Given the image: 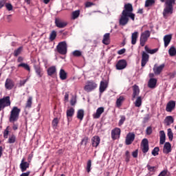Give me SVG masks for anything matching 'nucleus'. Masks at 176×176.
I'll use <instances>...</instances> for the list:
<instances>
[{
    "mask_svg": "<svg viewBox=\"0 0 176 176\" xmlns=\"http://www.w3.org/2000/svg\"><path fill=\"white\" fill-rule=\"evenodd\" d=\"M133 4L128 3L124 5V10H122L120 19H119V25H127L129 23V20L131 19L132 21L135 20V14L133 13Z\"/></svg>",
    "mask_w": 176,
    "mask_h": 176,
    "instance_id": "nucleus-1",
    "label": "nucleus"
},
{
    "mask_svg": "<svg viewBox=\"0 0 176 176\" xmlns=\"http://www.w3.org/2000/svg\"><path fill=\"white\" fill-rule=\"evenodd\" d=\"M21 111V110L17 107H14L12 108V111H10V116L9 118L10 123H14V122H17L19 120Z\"/></svg>",
    "mask_w": 176,
    "mask_h": 176,
    "instance_id": "nucleus-2",
    "label": "nucleus"
},
{
    "mask_svg": "<svg viewBox=\"0 0 176 176\" xmlns=\"http://www.w3.org/2000/svg\"><path fill=\"white\" fill-rule=\"evenodd\" d=\"M9 133H10V126H8L3 133V138H5V140L8 138V144H14V142H16V135L12 134L9 136Z\"/></svg>",
    "mask_w": 176,
    "mask_h": 176,
    "instance_id": "nucleus-3",
    "label": "nucleus"
},
{
    "mask_svg": "<svg viewBox=\"0 0 176 176\" xmlns=\"http://www.w3.org/2000/svg\"><path fill=\"white\" fill-rule=\"evenodd\" d=\"M149 36H151V31L149 30H146L141 33L140 38V46H145V44L148 42Z\"/></svg>",
    "mask_w": 176,
    "mask_h": 176,
    "instance_id": "nucleus-4",
    "label": "nucleus"
},
{
    "mask_svg": "<svg viewBox=\"0 0 176 176\" xmlns=\"http://www.w3.org/2000/svg\"><path fill=\"white\" fill-rule=\"evenodd\" d=\"M10 96H4L0 98V111L5 109L6 107H10Z\"/></svg>",
    "mask_w": 176,
    "mask_h": 176,
    "instance_id": "nucleus-5",
    "label": "nucleus"
},
{
    "mask_svg": "<svg viewBox=\"0 0 176 176\" xmlns=\"http://www.w3.org/2000/svg\"><path fill=\"white\" fill-rule=\"evenodd\" d=\"M57 52L60 54H67V42L65 41H62L59 43L56 47Z\"/></svg>",
    "mask_w": 176,
    "mask_h": 176,
    "instance_id": "nucleus-6",
    "label": "nucleus"
},
{
    "mask_svg": "<svg viewBox=\"0 0 176 176\" xmlns=\"http://www.w3.org/2000/svg\"><path fill=\"white\" fill-rule=\"evenodd\" d=\"M97 88V84L93 80H88L86 85L84 87V90L87 93L93 91L95 89Z\"/></svg>",
    "mask_w": 176,
    "mask_h": 176,
    "instance_id": "nucleus-7",
    "label": "nucleus"
},
{
    "mask_svg": "<svg viewBox=\"0 0 176 176\" xmlns=\"http://www.w3.org/2000/svg\"><path fill=\"white\" fill-rule=\"evenodd\" d=\"M134 140H135V134H134L133 133H129L126 137V145H131Z\"/></svg>",
    "mask_w": 176,
    "mask_h": 176,
    "instance_id": "nucleus-8",
    "label": "nucleus"
},
{
    "mask_svg": "<svg viewBox=\"0 0 176 176\" xmlns=\"http://www.w3.org/2000/svg\"><path fill=\"white\" fill-rule=\"evenodd\" d=\"M120 128H115L111 130V138L112 140H118L120 138Z\"/></svg>",
    "mask_w": 176,
    "mask_h": 176,
    "instance_id": "nucleus-9",
    "label": "nucleus"
},
{
    "mask_svg": "<svg viewBox=\"0 0 176 176\" xmlns=\"http://www.w3.org/2000/svg\"><path fill=\"white\" fill-rule=\"evenodd\" d=\"M148 61H149V55L146 52H142L141 66L144 68V67L146 65Z\"/></svg>",
    "mask_w": 176,
    "mask_h": 176,
    "instance_id": "nucleus-10",
    "label": "nucleus"
},
{
    "mask_svg": "<svg viewBox=\"0 0 176 176\" xmlns=\"http://www.w3.org/2000/svg\"><path fill=\"white\" fill-rule=\"evenodd\" d=\"M126 67H127V62L124 59L118 60V62L116 65V69H118V70L124 69Z\"/></svg>",
    "mask_w": 176,
    "mask_h": 176,
    "instance_id": "nucleus-11",
    "label": "nucleus"
},
{
    "mask_svg": "<svg viewBox=\"0 0 176 176\" xmlns=\"http://www.w3.org/2000/svg\"><path fill=\"white\" fill-rule=\"evenodd\" d=\"M142 149L143 153H146L148 151H149V142H148V139H143L142 141Z\"/></svg>",
    "mask_w": 176,
    "mask_h": 176,
    "instance_id": "nucleus-12",
    "label": "nucleus"
},
{
    "mask_svg": "<svg viewBox=\"0 0 176 176\" xmlns=\"http://www.w3.org/2000/svg\"><path fill=\"white\" fill-rule=\"evenodd\" d=\"M104 111H105V109L103 107H98L96 112L93 114L94 119H100V118H101V115L104 113Z\"/></svg>",
    "mask_w": 176,
    "mask_h": 176,
    "instance_id": "nucleus-13",
    "label": "nucleus"
},
{
    "mask_svg": "<svg viewBox=\"0 0 176 176\" xmlns=\"http://www.w3.org/2000/svg\"><path fill=\"white\" fill-rule=\"evenodd\" d=\"M175 109V101L170 100L169 101L166 107V112H173L174 109Z\"/></svg>",
    "mask_w": 176,
    "mask_h": 176,
    "instance_id": "nucleus-14",
    "label": "nucleus"
},
{
    "mask_svg": "<svg viewBox=\"0 0 176 176\" xmlns=\"http://www.w3.org/2000/svg\"><path fill=\"white\" fill-rule=\"evenodd\" d=\"M164 67V64L160 65V66H157L156 65H155L153 68V71L155 75H160V73L162 72V71H163Z\"/></svg>",
    "mask_w": 176,
    "mask_h": 176,
    "instance_id": "nucleus-15",
    "label": "nucleus"
},
{
    "mask_svg": "<svg viewBox=\"0 0 176 176\" xmlns=\"http://www.w3.org/2000/svg\"><path fill=\"white\" fill-rule=\"evenodd\" d=\"M67 23L63 21H61L58 19H55V25L58 28H65V27H67Z\"/></svg>",
    "mask_w": 176,
    "mask_h": 176,
    "instance_id": "nucleus-16",
    "label": "nucleus"
},
{
    "mask_svg": "<svg viewBox=\"0 0 176 176\" xmlns=\"http://www.w3.org/2000/svg\"><path fill=\"white\" fill-rule=\"evenodd\" d=\"M20 168L22 173H24V171H27V168H30V163H28V162H25L24 158L21 160V162L20 164Z\"/></svg>",
    "mask_w": 176,
    "mask_h": 176,
    "instance_id": "nucleus-17",
    "label": "nucleus"
},
{
    "mask_svg": "<svg viewBox=\"0 0 176 176\" xmlns=\"http://www.w3.org/2000/svg\"><path fill=\"white\" fill-rule=\"evenodd\" d=\"M5 87L7 90H12L14 87V82L10 78H7L5 82Z\"/></svg>",
    "mask_w": 176,
    "mask_h": 176,
    "instance_id": "nucleus-18",
    "label": "nucleus"
},
{
    "mask_svg": "<svg viewBox=\"0 0 176 176\" xmlns=\"http://www.w3.org/2000/svg\"><path fill=\"white\" fill-rule=\"evenodd\" d=\"M108 87V81L107 80H102L100 84L99 91L100 93H104Z\"/></svg>",
    "mask_w": 176,
    "mask_h": 176,
    "instance_id": "nucleus-19",
    "label": "nucleus"
},
{
    "mask_svg": "<svg viewBox=\"0 0 176 176\" xmlns=\"http://www.w3.org/2000/svg\"><path fill=\"white\" fill-rule=\"evenodd\" d=\"M100 141L101 139L98 136H94L91 138L92 146H94V148H97V146L100 145Z\"/></svg>",
    "mask_w": 176,
    "mask_h": 176,
    "instance_id": "nucleus-20",
    "label": "nucleus"
},
{
    "mask_svg": "<svg viewBox=\"0 0 176 176\" xmlns=\"http://www.w3.org/2000/svg\"><path fill=\"white\" fill-rule=\"evenodd\" d=\"M173 14V8L172 7H166L164 9L163 12V16L165 19H167L168 17V14Z\"/></svg>",
    "mask_w": 176,
    "mask_h": 176,
    "instance_id": "nucleus-21",
    "label": "nucleus"
},
{
    "mask_svg": "<svg viewBox=\"0 0 176 176\" xmlns=\"http://www.w3.org/2000/svg\"><path fill=\"white\" fill-rule=\"evenodd\" d=\"M171 39H173V35L171 34H167L164 36V47H167L170 45Z\"/></svg>",
    "mask_w": 176,
    "mask_h": 176,
    "instance_id": "nucleus-22",
    "label": "nucleus"
},
{
    "mask_svg": "<svg viewBox=\"0 0 176 176\" xmlns=\"http://www.w3.org/2000/svg\"><path fill=\"white\" fill-rule=\"evenodd\" d=\"M157 83V79L156 78H150L148 82V87L150 89H155L156 87V85Z\"/></svg>",
    "mask_w": 176,
    "mask_h": 176,
    "instance_id": "nucleus-23",
    "label": "nucleus"
},
{
    "mask_svg": "<svg viewBox=\"0 0 176 176\" xmlns=\"http://www.w3.org/2000/svg\"><path fill=\"white\" fill-rule=\"evenodd\" d=\"M140 94V87L137 85H134L133 86V99L135 98V97L138 96Z\"/></svg>",
    "mask_w": 176,
    "mask_h": 176,
    "instance_id": "nucleus-24",
    "label": "nucleus"
},
{
    "mask_svg": "<svg viewBox=\"0 0 176 176\" xmlns=\"http://www.w3.org/2000/svg\"><path fill=\"white\" fill-rule=\"evenodd\" d=\"M174 123V118L171 116H166L165 120H164V124L166 126H170Z\"/></svg>",
    "mask_w": 176,
    "mask_h": 176,
    "instance_id": "nucleus-25",
    "label": "nucleus"
},
{
    "mask_svg": "<svg viewBox=\"0 0 176 176\" xmlns=\"http://www.w3.org/2000/svg\"><path fill=\"white\" fill-rule=\"evenodd\" d=\"M110 35L109 33H106L103 36L102 43H104V45H109V43H111Z\"/></svg>",
    "mask_w": 176,
    "mask_h": 176,
    "instance_id": "nucleus-26",
    "label": "nucleus"
},
{
    "mask_svg": "<svg viewBox=\"0 0 176 176\" xmlns=\"http://www.w3.org/2000/svg\"><path fill=\"white\" fill-rule=\"evenodd\" d=\"M166 142V133L164 131H160V145H163Z\"/></svg>",
    "mask_w": 176,
    "mask_h": 176,
    "instance_id": "nucleus-27",
    "label": "nucleus"
},
{
    "mask_svg": "<svg viewBox=\"0 0 176 176\" xmlns=\"http://www.w3.org/2000/svg\"><path fill=\"white\" fill-rule=\"evenodd\" d=\"M47 74L49 76H53V75L57 74V69L56 66L50 67L47 69Z\"/></svg>",
    "mask_w": 176,
    "mask_h": 176,
    "instance_id": "nucleus-28",
    "label": "nucleus"
},
{
    "mask_svg": "<svg viewBox=\"0 0 176 176\" xmlns=\"http://www.w3.org/2000/svg\"><path fill=\"white\" fill-rule=\"evenodd\" d=\"M164 153H170L171 152V144L170 142H166L163 149Z\"/></svg>",
    "mask_w": 176,
    "mask_h": 176,
    "instance_id": "nucleus-29",
    "label": "nucleus"
},
{
    "mask_svg": "<svg viewBox=\"0 0 176 176\" xmlns=\"http://www.w3.org/2000/svg\"><path fill=\"white\" fill-rule=\"evenodd\" d=\"M138 39V32H134L131 34V45H135Z\"/></svg>",
    "mask_w": 176,
    "mask_h": 176,
    "instance_id": "nucleus-30",
    "label": "nucleus"
},
{
    "mask_svg": "<svg viewBox=\"0 0 176 176\" xmlns=\"http://www.w3.org/2000/svg\"><path fill=\"white\" fill-rule=\"evenodd\" d=\"M67 74L63 69H60L59 72V77L61 80H65L67 78Z\"/></svg>",
    "mask_w": 176,
    "mask_h": 176,
    "instance_id": "nucleus-31",
    "label": "nucleus"
},
{
    "mask_svg": "<svg viewBox=\"0 0 176 176\" xmlns=\"http://www.w3.org/2000/svg\"><path fill=\"white\" fill-rule=\"evenodd\" d=\"M144 49H145L146 52L147 53H148L149 54H155V53H157V52L159 50V48H155V49H153V50H151L146 45L144 47Z\"/></svg>",
    "mask_w": 176,
    "mask_h": 176,
    "instance_id": "nucleus-32",
    "label": "nucleus"
},
{
    "mask_svg": "<svg viewBox=\"0 0 176 176\" xmlns=\"http://www.w3.org/2000/svg\"><path fill=\"white\" fill-rule=\"evenodd\" d=\"M24 68L26 71H28V72H30L31 68L30 67V65L27 63H22L19 65H18V68Z\"/></svg>",
    "mask_w": 176,
    "mask_h": 176,
    "instance_id": "nucleus-33",
    "label": "nucleus"
},
{
    "mask_svg": "<svg viewBox=\"0 0 176 176\" xmlns=\"http://www.w3.org/2000/svg\"><path fill=\"white\" fill-rule=\"evenodd\" d=\"M123 101H124V97L123 96H120L118 98H117L116 107L118 108H120V107H122V104H123Z\"/></svg>",
    "mask_w": 176,
    "mask_h": 176,
    "instance_id": "nucleus-34",
    "label": "nucleus"
},
{
    "mask_svg": "<svg viewBox=\"0 0 176 176\" xmlns=\"http://www.w3.org/2000/svg\"><path fill=\"white\" fill-rule=\"evenodd\" d=\"M155 0H146L144 6L145 8H151V6H153L155 3Z\"/></svg>",
    "mask_w": 176,
    "mask_h": 176,
    "instance_id": "nucleus-35",
    "label": "nucleus"
},
{
    "mask_svg": "<svg viewBox=\"0 0 176 176\" xmlns=\"http://www.w3.org/2000/svg\"><path fill=\"white\" fill-rule=\"evenodd\" d=\"M141 105H142V98H141V96H138L135 102V107L140 108Z\"/></svg>",
    "mask_w": 176,
    "mask_h": 176,
    "instance_id": "nucleus-36",
    "label": "nucleus"
},
{
    "mask_svg": "<svg viewBox=\"0 0 176 176\" xmlns=\"http://www.w3.org/2000/svg\"><path fill=\"white\" fill-rule=\"evenodd\" d=\"M168 53H169V56H170V57H174V56L176 55L175 47H174V46L170 47V48L168 50Z\"/></svg>",
    "mask_w": 176,
    "mask_h": 176,
    "instance_id": "nucleus-37",
    "label": "nucleus"
},
{
    "mask_svg": "<svg viewBox=\"0 0 176 176\" xmlns=\"http://www.w3.org/2000/svg\"><path fill=\"white\" fill-rule=\"evenodd\" d=\"M83 116H85V111L80 109L77 113V118L80 120H83Z\"/></svg>",
    "mask_w": 176,
    "mask_h": 176,
    "instance_id": "nucleus-38",
    "label": "nucleus"
},
{
    "mask_svg": "<svg viewBox=\"0 0 176 176\" xmlns=\"http://www.w3.org/2000/svg\"><path fill=\"white\" fill-rule=\"evenodd\" d=\"M75 113V109L74 108H70L67 111V118H72L74 114Z\"/></svg>",
    "mask_w": 176,
    "mask_h": 176,
    "instance_id": "nucleus-39",
    "label": "nucleus"
},
{
    "mask_svg": "<svg viewBox=\"0 0 176 176\" xmlns=\"http://www.w3.org/2000/svg\"><path fill=\"white\" fill-rule=\"evenodd\" d=\"M34 69H35V72L38 75V76L39 78H42V75H43V74H42V69H41V67L39 66H36V67H35Z\"/></svg>",
    "mask_w": 176,
    "mask_h": 176,
    "instance_id": "nucleus-40",
    "label": "nucleus"
},
{
    "mask_svg": "<svg viewBox=\"0 0 176 176\" xmlns=\"http://www.w3.org/2000/svg\"><path fill=\"white\" fill-rule=\"evenodd\" d=\"M167 135L169 138V141H173V139L174 138V133H173V131L171 129H168L167 130Z\"/></svg>",
    "mask_w": 176,
    "mask_h": 176,
    "instance_id": "nucleus-41",
    "label": "nucleus"
},
{
    "mask_svg": "<svg viewBox=\"0 0 176 176\" xmlns=\"http://www.w3.org/2000/svg\"><path fill=\"white\" fill-rule=\"evenodd\" d=\"M21 52H23V47H19L18 49L14 51V57H17L19 54H21Z\"/></svg>",
    "mask_w": 176,
    "mask_h": 176,
    "instance_id": "nucleus-42",
    "label": "nucleus"
},
{
    "mask_svg": "<svg viewBox=\"0 0 176 176\" xmlns=\"http://www.w3.org/2000/svg\"><path fill=\"white\" fill-rule=\"evenodd\" d=\"M56 36H57V32H56L55 30H53L50 35V40L53 41H54V39H56Z\"/></svg>",
    "mask_w": 176,
    "mask_h": 176,
    "instance_id": "nucleus-43",
    "label": "nucleus"
},
{
    "mask_svg": "<svg viewBox=\"0 0 176 176\" xmlns=\"http://www.w3.org/2000/svg\"><path fill=\"white\" fill-rule=\"evenodd\" d=\"M80 14V10H76L72 12V19L73 20H75L79 17V15Z\"/></svg>",
    "mask_w": 176,
    "mask_h": 176,
    "instance_id": "nucleus-44",
    "label": "nucleus"
},
{
    "mask_svg": "<svg viewBox=\"0 0 176 176\" xmlns=\"http://www.w3.org/2000/svg\"><path fill=\"white\" fill-rule=\"evenodd\" d=\"M165 3L167 7L173 8V3H175V0H166Z\"/></svg>",
    "mask_w": 176,
    "mask_h": 176,
    "instance_id": "nucleus-45",
    "label": "nucleus"
},
{
    "mask_svg": "<svg viewBox=\"0 0 176 176\" xmlns=\"http://www.w3.org/2000/svg\"><path fill=\"white\" fill-rule=\"evenodd\" d=\"M32 105V97H30L27 100L25 107L31 108Z\"/></svg>",
    "mask_w": 176,
    "mask_h": 176,
    "instance_id": "nucleus-46",
    "label": "nucleus"
},
{
    "mask_svg": "<svg viewBox=\"0 0 176 176\" xmlns=\"http://www.w3.org/2000/svg\"><path fill=\"white\" fill-rule=\"evenodd\" d=\"M159 147H155L152 151L151 154L153 155V156H157V155H159Z\"/></svg>",
    "mask_w": 176,
    "mask_h": 176,
    "instance_id": "nucleus-47",
    "label": "nucleus"
},
{
    "mask_svg": "<svg viewBox=\"0 0 176 176\" xmlns=\"http://www.w3.org/2000/svg\"><path fill=\"white\" fill-rule=\"evenodd\" d=\"M74 57H80L82 56V52L79 50H75L72 52Z\"/></svg>",
    "mask_w": 176,
    "mask_h": 176,
    "instance_id": "nucleus-48",
    "label": "nucleus"
},
{
    "mask_svg": "<svg viewBox=\"0 0 176 176\" xmlns=\"http://www.w3.org/2000/svg\"><path fill=\"white\" fill-rule=\"evenodd\" d=\"M87 173H90L91 171V161L89 160L87 163Z\"/></svg>",
    "mask_w": 176,
    "mask_h": 176,
    "instance_id": "nucleus-49",
    "label": "nucleus"
},
{
    "mask_svg": "<svg viewBox=\"0 0 176 176\" xmlns=\"http://www.w3.org/2000/svg\"><path fill=\"white\" fill-rule=\"evenodd\" d=\"M125 121H126V116H120V120L118 122V126H122V124H123V123H124Z\"/></svg>",
    "mask_w": 176,
    "mask_h": 176,
    "instance_id": "nucleus-50",
    "label": "nucleus"
},
{
    "mask_svg": "<svg viewBox=\"0 0 176 176\" xmlns=\"http://www.w3.org/2000/svg\"><path fill=\"white\" fill-rule=\"evenodd\" d=\"M88 142H89V137H85L82 140L80 144H81V145H85L86 146V145H87Z\"/></svg>",
    "mask_w": 176,
    "mask_h": 176,
    "instance_id": "nucleus-51",
    "label": "nucleus"
},
{
    "mask_svg": "<svg viewBox=\"0 0 176 176\" xmlns=\"http://www.w3.org/2000/svg\"><path fill=\"white\" fill-rule=\"evenodd\" d=\"M125 156H126V157H125V162H126V163H129V162H130V152H129V151H126L125 152Z\"/></svg>",
    "mask_w": 176,
    "mask_h": 176,
    "instance_id": "nucleus-52",
    "label": "nucleus"
},
{
    "mask_svg": "<svg viewBox=\"0 0 176 176\" xmlns=\"http://www.w3.org/2000/svg\"><path fill=\"white\" fill-rule=\"evenodd\" d=\"M6 8L7 10H9L10 12V10H13V6H12V3H6Z\"/></svg>",
    "mask_w": 176,
    "mask_h": 176,
    "instance_id": "nucleus-53",
    "label": "nucleus"
},
{
    "mask_svg": "<svg viewBox=\"0 0 176 176\" xmlns=\"http://www.w3.org/2000/svg\"><path fill=\"white\" fill-rule=\"evenodd\" d=\"M58 124V118H55L52 120V126H53V127H57Z\"/></svg>",
    "mask_w": 176,
    "mask_h": 176,
    "instance_id": "nucleus-54",
    "label": "nucleus"
},
{
    "mask_svg": "<svg viewBox=\"0 0 176 176\" xmlns=\"http://www.w3.org/2000/svg\"><path fill=\"white\" fill-rule=\"evenodd\" d=\"M6 2H8V0H0V9L6 6Z\"/></svg>",
    "mask_w": 176,
    "mask_h": 176,
    "instance_id": "nucleus-55",
    "label": "nucleus"
},
{
    "mask_svg": "<svg viewBox=\"0 0 176 176\" xmlns=\"http://www.w3.org/2000/svg\"><path fill=\"white\" fill-rule=\"evenodd\" d=\"M146 134H147V135H151V134H152V127L151 126H148L146 128Z\"/></svg>",
    "mask_w": 176,
    "mask_h": 176,
    "instance_id": "nucleus-56",
    "label": "nucleus"
},
{
    "mask_svg": "<svg viewBox=\"0 0 176 176\" xmlns=\"http://www.w3.org/2000/svg\"><path fill=\"white\" fill-rule=\"evenodd\" d=\"M91 6H94V3L90 1L85 3V8H91Z\"/></svg>",
    "mask_w": 176,
    "mask_h": 176,
    "instance_id": "nucleus-57",
    "label": "nucleus"
},
{
    "mask_svg": "<svg viewBox=\"0 0 176 176\" xmlns=\"http://www.w3.org/2000/svg\"><path fill=\"white\" fill-rule=\"evenodd\" d=\"M124 53H126V49L124 48L118 51V54H120V55L124 54Z\"/></svg>",
    "mask_w": 176,
    "mask_h": 176,
    "instance_id": "nucleus-58",
    "label": "nucleus"
},
{
    "mask_svg": "<svg viewBox=\"0 0 176 176\" xmlns=\"http://www.w3.org/2000/svg\"><path fill=\"white\" fill-rule=\"evenodd\" d=\"M147 168L148 171H155V166H151V165H147Z\"/></svg>",
    "mask_w": 176,
    "mask_h": 176,
    "instance_id": "nucleus-59",
    "label": "nucleus"
},
{
    "mask_svg": "<svg viewBox=\"0 0 176 176\" xmlns=\"http://www.w3.org/2000/svg\"><path fill=\"white\" fill-rule=\"evenodd\" d=\"M133 157H138V150H136L132 153Z\"/></svg>",
    "mask_w": 176,
    "mask_h": 176,
    "instance_id": "nucleus-60",
    "label": "nucleus"
},
{
    "mask_svg": "<svg viewBox=\"0 0 176 176\" xmlns=\"http://www.w3.org/2000/svg\"><path fill=\"white\" fill-rule=\"evenodd\" d=\"M28 80V78H26L25 80L20 81L21 86H24L25 83H27Z\"/></svg>",
    "mask_w": 176,
    "mask_h": 176,
    "instance_id": "nucleus-61",
    "label": "nucleus"
},
{
    "mask_svg": "<svg viewBox=\"0 0 176 176\" xmlns=\"http://www.w3.org/2000/svg\"><path fill=\"white\" fill-rule=\"evenodd\" d=\"M70 104L71 105H75V104H76V99L75 98H72V100H70Z\"/></svg>",
    "mask_w": 176,
    "mask_h": 176,
    "instance_id": "nucleus-62",
    "label": "nucleus"
},
{
    "mask_svg": "<svg viewBox=\"0 0 176 176\" xmlns=\"http://www.w3.org/2000/svg\"><path fill=\"white\" fill-rule=\"evenodd\" d=\"M167 175V171L163 170L162 171L158 176H166Z\"/></svg>",
    "mask_w": 176,
    "mask_h": 176,
    "instance_id": "nucleus-63",
    "label": "nucleus"
},
{
    "mask_svg": "<svg viewBox=\"0 0 176 176\" xmlns=\"http://www.w3.org/2000/svg\"><path fill=\"white\" fill-rule=\"evenodd\" d=\"M30 172L28 171L26 173H22L20 176H30Z\"/></svg>",
    "mask_w": 176,
    "mask_h": 176,
    "instance_id": "nucleus-64",
    "label": "nucleus"
}]
</instances>
